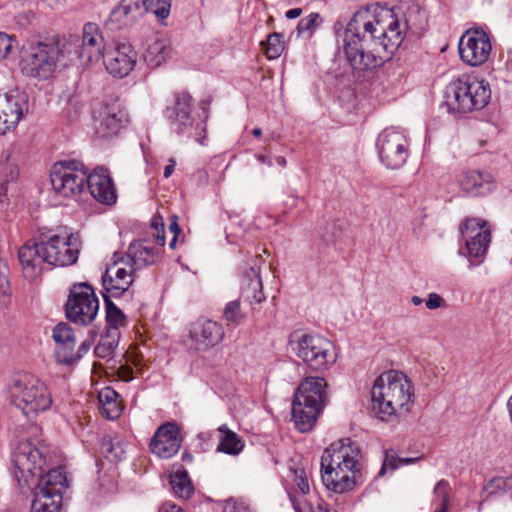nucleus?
<instances>
[{
	"instance_id": "nucleus-38",
	"label": "nucleus",
	"mask_w": 512,
	"mask_h": 512,
	"mask_svg": "<svg viewBox=\"0 0 512 512\" xmlns=\"http://www.w3.org/2000/svg\"><path fill=\"white\" fill-rule=\"evenodd\" d=\"M52 396L48 386L41 381L34 384V412H44L52 406Z\"/></svg>"
},
{
	"instance_id": "nucleus-26",
	"label": "nucleus",
	"mask_w": 512,
	"mask_h": 512,
	"mask_svg": "<svg viewBox=\"0 0 512 512\" xmlns=\"http://www.w3.org/2000/svg\"><path fill=\"white\" fill-rule=\"evenodd\" d=\"M31 375L29 373H17L12 377L10 394L12 403L22 411L25 416L32 412Z\"/></svg>"
},
{
	"instance_id": "nucleus-54",
	"label": "nucleus",
	"mask_w": 512,
	"mask_h": 512,
	"mask_svg": "<svg viewBox=\"0 0 512 512\" xmlns=\"http://www.w3.org/2000/svg\"><path fill=\"white\" fill-rule=\"evenodd\" d=\"M425 305L429 310H435L445 306V301L437 293H429L425 301Z\"/></svg>"
},
{
	"instance_id": "nucleus-5",
	"label": "nucleus",
	"mask_w": 512,
	"mask_h": 512,
	"mask_svg": "<svg viewBox=\"0 0 512 512\" xmlns=\"http://www.w3.org/2000/svg\"><path fill=\"white\" fill-rule=\"evenodd\" d=\"M445 99L451 113H469L488 105L491 88L486 80L465 75L448 84Z\"/></svg>"
},
{
	"instance_id": "nucleus-31",
	"label": "nucleus",
	"mask_w": 512,
	"mask_h": 512,
	"mask_svg": "<svg viewBox=\"0 0 512 512\" xmlns=\"http://www.w3.org/2000/svg\"><path fill=\"white\" fill-rule=\"evenodd\" d=\"M323 407L310 403H304L294 399L292 405V419L300 432L310 431Z\"/></svg>"
},
{
	"instance_id": "nucleus-33",
	"label": "nucleus",
	"mask_w": 512,
	"mask_h": 512,
	"mask_svg": "<svg viewBox=\"0 0 512 512\" xmlns=\"http://www.w3.org/2000/svg\"><path fill=\"white\" fill-rule=\"evenodd\" d=\"M99 410L102 416L109 420L117 419L123 406L118 393L111 387H104L98 394Z\"/></svg>"
},
{
	"instance_id": "nucleus-41",
	"label": "nucleus",
	"mask_w": 512,
	"mask_h": 512,
	"mask_svg": "<svg viewBox=\"0 0 512 512\" xmlns=\"http://www.w3.org/2000/svg\"><path fill=\"white\" fill-rule=\"evenodd\" d=\"M265 49V55L268 59H277L284 51V40L281 33L274 32L269 34L266 43H262Z\"/></svg>"
},
{
	"instance_id": "nucleus-10",
	"label": "nucleus",
	"mask_w": 512,
	"mask_h": 512,
	"mask_svg": "<svg viewBox=\"0 0 512 512\" xmlns=\"http://www.w3.org/2000/svg\"><path fill=\"white\" fill-rule=\"evenodd\" d=\"M99 301L86 283L74 285L66 303V316L75 323L90 324L97 316Z\"/></svg>"
},
{
	"instance_id": "nucleus-1",
	"label": "nucleus",
	"mask_w": 512,
	"mask_h": 512,
	"mask_svg": "<svg viewBox=\"0 0 512 512\" xmlns=\"http://www.w3.org/2000/svg\"><path fill=\"white\" fill-rule=\"evenodd\" d=\"M402 41L392 10L372 5L354 14L343 33L342 50L352 69L363 72L383 66Z\"/></svg>"
},
{
	"instance_id": "nucleus-40",
	"label": "nucleus",
	"mask_w": 512,
	"mask_h": 512,
	"mask_svg": "<svg viewBox=\"0 0 512 512\" xmlns=\"http://www.w3.org/2000/svg\"><path fill=\"white\" fill-rule=\"evenodd\" d=\"M323 18L318 12H312L303 17L297 25L298 36L308 34L310 37L322 25Z\"/></svg>"
},
{
	"instance_id": "nucleus-37",
	"label": "nucleus",
	"mask_w": 512,
	"mask_h": 512,
	"mask_svg": "<svg viewBox=\"0 0 512 512\" xmlns=\"http://www.w3.org/2000/svg\"><path fill=\"white\" fill-rule=\"evenodd\" d=\"M103 298H104L105 308H106V321H107V329L106 330L119 331V329L121 327H124L127 323L126 316L111 301L112 297H107V295H104Z\"/></svg>"
},
{
	"instance_id": "nucleus-61",
	"label": "nucleus",
	"mask_w": 512,
	"mask_h": 512,
	"mask_svg": "<svg viewBox=\"0 0 512 512\" xmlns=\"http://www.w3.org/2000/svg\"><path fill=\"white\" fill-rule=\"evenodd\" d=\"M20 66L23 73H25L28 76L31 74L32 69L29 68L28 64L25 61H21Z\"/></svg>"
},
{
	"instance_id": "nucleus-62",
	"label": "nucleus",
	"mask_w": 512,
	"mask_h": 512,
	"mask_svg": "<svg viewBox=\"0 0 512 512\" xmlns=\"http://www.w3.org/2000/svg\"><path fill=\"white\" fill-rule=\"evenodd\" d=\"M313 512H333L326 504H319Z\"/></svg>"
},
{
	"instance_id": "nucleus-42",
	"label": "nucleus",
	"mask_w": 512,
	"mask_h": 512,
	"mask_svg": "<svg viewBox=\"0 0 512 512\" xmlns=\"http://www.w3.org/2000/svg\"><path fill=\"white\" fill-rule=\"evenodd\" d=\"M101 451L105 458L110 462L120 461L125 454L122 444L117 441L114 442L111 438L105 437L102 440Z\"/></svg>"
},
{
	"instance_id": "nucleus-29",
	"label": "nucleus",
	"mask_w": 512,
	"mask_h": 512,
	"mask_svg": "<svg viewBox=\"0 0 512 512\" xmlns=\"http://www.w3.org/2000/svg\"><path fill=\"white\" fill-rule=\"evenodd\" d=\"M326 386L324 378L307 377L298 386L295 399L323 407L326 398Z\"/></svg>"
},
{
	"instance_id": "nucleus-64",
	"label": "nucleus",
	"mask_w": 512,
	"mask_h": 512,
	"mask_svg": "<svg viewBox=\"0 0 512 512\" xmlns=\"http://www.w3.org/2000/svg\"><path fill=\"white\" fill-rule=\"evenodd\" d=\"M411 303L415 306H418L423 303V299L420 298L419 296L414 295L411 298Z\"/></svg>"
},
{
	"instance_id": "nucleus-17",
	"label": "nucleus",
	"mask_w": 512,
	"mask_h": 512,
	"mask_svg": "<svg viewBox=\"0 0 512 512\" xmlns=\"http://www.w3.org/2000/svg\"><path fill=\"white\" fill-rule=\"evenodd\" d=\"M182 444V435L179 426L174 422L160 425L150 440L151 453L162 459L176 455Z\"/></svg>"
},
{
	"instance_id": "nucleus-36",
	"label": "nucleus",
	"mask_w": 512,
	"mask_h": 512,
	"mask_svg": "<svg viewBox=\"0 0 512 512\" xmlns=\"http://www.w3.org/2000/svg\"><path fill=\"white\" fill-rule=\"evenodd\" d=\"M120 332L116 330H106L101 336L99 343L94 349V353L98 358L110 360L118 346Z\"/></svg>"
},
{
	"instance_id": "nucleus-34",
	"label": "nucleus",
	"mask_w": 512,
	"mask_h": 512,
	"mask_svg": "<svg viewBox=\"0 0 512 512\" xmlns=\"http://www.w3.org/2000/svg\"><path fill=\"white\" fill-rule=\"evenodd\" d=\"M171 56V48L165 40L154 38L150 40L143 52V59L152 68L159 67Z\"/></svg>"
},
{
	"instance_id": "nucleus-9",
	"label": "nucleus",
	"mask_w": 512,
	"mask_h": 512,
	"mask_svg": "<svg viewBox=\"0 0 512 512\" xmlns=\"http://www.w3.org/2000/svg\"><path fill=\"white\" fill-rule=\"evenodd\" d=\"M460 233L465 242L470 266L484 261L491 242V230L485 220L467 218L460 225Z\"/></svg>"
},
{
	"instance_id": "nucleus-28",
	"label": "nucleus",
	"mask_w": 512,
	"mask_h": 512,
	"mask_svg": "<svg viewBox=\"0 0 512 512\" xmlns=\"http://www.w3.org/2000/svg\"><path fill=\"white\" fill-rule=\"evenodd\" d=\"M459 184L464 191L476 196L488 194L495 189L493 177L476 169L465 171L459 179Z\"/></svg>"
},
{
	"instance_id": "nucleus-46",
	"label": "nucleus",
	"mask_w": 512,
	"mask_h": 512,
	"mask_svg": "<svg viewBox=\"0 0 512 512\" xmlns=\"http://www.w3.org/2000/svg\"><path fill=\"white\" fill-rule=\"evenodd\" d=\"M434 502L438 505H447L449 506L450 501V485L445 480H440L434 487Z\"/></svg>"
},
{
	"instance_id": "nucleus-52",
	"label": "nucleus",
	"mask_w": 512,
	"mask_h": 512,
	"mask_svg": "<svg viewBox=\"0 0 512 512\" xmlns=\"http://www.w3.org/2000/svg\"><path fill=\"white\" fill-rule=\"evenodd\" d=\"M38 455L40 458V461L43 463L39 466L40 470H43L44 467H49L53 464V460L56 457L54 452H51L46 446L41 445L38 449Z\"/></svg>"
},
{
	"instance_id": "nucleus-21",
	"label": "nucleus",
	"mask_w": 512,
	"mask_h": 512,
	"mask_svg": "<svg viewBox=\"0 0 512 512\" xmlns=\"http://www.w3.org/2000/svg\"><path fill=\"white\" fill-rule=\"evenodd\" d=\"M28 111V102L24 95L3 94L0 95V134H5L15 128Z\"/></svg>"
},
{
	"instance_id": "nucleus-24",
	"label": "nucleus",
	"mask_w": 512,
	"mask_h": 512,
	"mask_svg": "<svg viewBox=\"0 0 512 512\" xmlns=\"http://www.w3.org/2000/svg\"><path fill=\"white\" fill-rule=\"evenodd\" d=\"M152 0H121L113 9L110 21L118 28L132 25L137 19L147 14V5Z\"/></svg>"
},
{
	"instance_id": "nucleus-11",
	"label": "nucleus",
	"mask_w": 512,
	"mask_h": 512,
	"mask_svg": "<svg viewBox=\"0 0 512 512\" xmlns=\"http://www.w3.org/2000/svg\"><path fill=\"white\" fill-rule=\"evenodd\" d=\"M136 269L123 253H114L112 263L102 275L103 296L118 298L128 291L134 281Z\"/></svg>"
},
{
	"instance_id": "nucleus-3",
	"label": "nucleus",
	"mask_w": 512,
	"mask_h": 512,
	"mask_svg": "<svg viewBox=\"0 0 512 512\" xmlns=\"http://www.w3.org/2000/svg\"><path fill=\"white\" fill-rule=\"evenodd\" d=\"M360 449L350 438L331 443L320 459L321 480L324 487L333 493L344 494L357 486Z\"/></svg>"
},
{
	"instance_id": "nucleus-51",
	"label": "nucleus",
	"mask_w": 512,
	"mask_h": 512,
	"mask_svg": "<svg viewBox=\"0 0 512 512\" xmlns=\"http://www.w3.org/2000/svg\"><path fill=\"white\" fill-rule=\"evenodd\" d=\"M13 47L12 38L6 33L0 32V61L5 60Z\"/></svg>"
},
{
	"instance_id": "nucleus-49",
	"label": "nucleus",
	"mask_w": 512,
	"mask_h": 512,
	"mask_svg": "<svg viewBox=\"0 0 512 512\" xmlns=\"http://www.w3.org/2000/svg\"><path fill=\"white\" fill-rule=\"evenodd\" d=\"M151 228L153 229V237L155 238L157 244L159 246L165 245V235H164V222L162 217L155 216L151 222Z\"/></svg>"
},
{
	"instance_id": "nucleus-53",
	"label": "nucleus",
	"mask_w": 512,
	"mask_h": 512,
	"mask_svg": "<svg viewBox=\"0 0 512 512\" xmlns=\"http://www.w3.org/2000/svg\"><path fill=\"white\" fill-rule=\"evenodd\" d=\"M169 230L173 235L172 239L169 242V246L171 249H175L176 244H177L178 235L181 232V229L178 225V217L176 215H172L170 218Z\"/></svg>"
},
{
	"instance_id": "nucleus-47",
	"label": "nucleus",
	"mask_w": 512,
	"mask_h": 512,
	"mask_svg": "<svg viewBox=\"0 0 512 512\" xmlns=\"http://www.w3.org/2000/svg\"><path fill=\"white\" fill-rule=\"evenodd\" d=\"M7 268L2 259H0V305H6L8 302L9 283L6 277Z\"/></svg>"
},
{
	"instance_id": "nucleus-13",
	"label": "nucleus",
	"mask_w": 512,
	"mask_h": 512,
	"mask_svg": "<svg viewBox=\"0 0 512 512\" xmlns=\"http://www.w3.org/2000/svg\"><path fill=\"white\" fill-rule=\"evenodd\" d=\"M458 51L460 59L471 67H477L490 57L492 51L491 37L481 28L467 29L459 39Z\"/></svg>"
},
{
	"instance_id": "nucleus-8",
	"label": "nucleus",
	"mask_w": 512,
	"mask_h": 512,
	"mask_svg": "<svg viewBox=\"0 0 512 512\" xmlns=\"http://www.w3.org/2000/svg\"><path fill=\"white\" fill-rule=\"evenodd\" d=\"M50 183L56 195L63 198L79 196L87 182V168L78 160L55 162L49 173Z\"/></svg>"
},
{
	"instance_id": "nucleus-22",
	"label": "nucleus",
	"mask_w": 512,
	"mask_h": 512,
	"mask_svg": "<svg viewBox=\"0 0 512 512\" xmlns=\"http://www.w3.org/2000/svg\"><path fill=\"white\" fill-rule=\"evenodd\" d=\"M32 444L29 440L20 442L13 456V476L20 492L28 495L32 492L30 480L32 478Z\"/></svg>"
},
{
	"instance_id": "nucleus-4",
	"label": "nucleus",
	"mask_w": 512,
	"mask_h": 512,
	"mask_svg": "<svg viewBox=\"0 0 512 512\" xmlns=\"http://www.w3.org/2000/svg\"><path fill=\"white\" fill-rule=\"evenodd\" d=\"M288 343L292 352L312 371H326L337 361L335 344L320 334L294 331Z\"/></svg>"
},
{
	"instance_id": "nucleus-16",
	"label": "nucleus",
	"mask_w": 512,
	"mask_h": 512,
	"mask_svg": "<svg viewBox=\"0 0 512 512\" xmlns=\"http://www.w3.org/2000/svg\"><path fill=\"white\" fill-rule=\"evenodd\" d=\"M107 45L98 24L88 22L83 26L81 45L78 49L71 48V55L80 61L83 67H89L103 58Z\"/></svg>"
},
{
	"instance_id": "nucleus-14",
	"label": "nucleus",
	"mask_w": 512,
	"mask_h": 512,
	"mask_svg": "<svg viewBox=\"0 0 512 512\" xmlns=\"http://www.w3.org/2000/svg\"><path fill=\"white\" fill-rule=\"evenodd\" d=\"M381 162L389 169L402 167L408 158V140L403 131L394 128L383 130L377 139Z\"/></svg>"
},
{
	"instance_id": "nucleus-30",
	"label": "nucleus",
	"mask_w": 512,
	"mask_h": 512,
	"mask_svg": "<svg viewBox=\"0 0 512 512\" xmlns=\"http://www.w3.org/2000/svg\"><path fill=\"white\" fill-rule=\"evenodd\" d=\"M241 296L250 304H260L265 301L260 270L250 267L240 279Z\"/></svg>"
},
{
	"instance_id": "nucleus-50",
	"label": "nucleus",
	"mask_w": 512,
	"mask_h": 512,
	"mask_svg": "<svg viewBox=\"0 0 512 512\" xmlns=\"http://www.w3.org/2000/svg\"><path fill=\"white\" fill-rule=\"evenodd\" d=\"M294 482L302 494H308L310 491V485L308 477L303 469L293 470Z\"/></svg>"
},
{
	"instance_id": "nucleus-2",
	"label": "nucleus",
	"mask_w": 512,
	"mask_h": 512,
	"mask_svg": "<svg viewBox=\"0 0 512 512\" xmlns=\"http://www.w3.org/2000/svg\"><path fill=\"white\" fill-rule=\"evenodd\" d=\"M372 410L384 422L405 418L413 409L415 389L402 372L389 370L381 373L371 388Z\"/></svg>"
},
{
	"instance_id": "nucleus-60",
	"label": "nucleus",
	"mask_w": 512,
	"mask_h": 512,
	"mask_svg": "<svg viewBox=\"0 0 512 512\" xmlns=\"http://www.w3.org/2000/svg\"><path fill=\"white\" fill-rule=\"evenodd\" d=\"M417 460V458H400L399 457V467L402 465L412 464Z\"/></svg>"
},
{
	"instance_id": "nucleus-39",
	"label": "nucleus",
	"mask_w": 512,
	"mask_h": 512,
	"mask_svg": "<svg viewBox=\"0 0 512 512\" xmlns=\"http://www.w3.org/2000/svg\"><path fill=\"white\" fill-rule=\"evenodd\" d=\"M62 496L52 498L49 495H38L34 493V512H60Z\"/></svg>"
},
{
	"instance_id": "nucleus-48",
	"label": "nucleus",
	"mask_w": 512,
	"mask_h": 512,
	"mask_svg": "<svg viewBox=\"0 0 512 512\" xmlns=\"http://www.w3.org/2000/svg\"><path fill=\"white\" fill-rule=\"evenodd\" d=\"M399 467V457L393 450H386L379 476H383L387 470L394 471Z\"/></svg>"
},
{
	"instance_id": "nucleus-15",
	"label": "nucleus",
	"mask_w": 512,
	"mask_h": 512,
	"mask_svg": "<svg viewBox=\"0 0 512 512\" xmlns=\"http://www.w3.org/2000/svg\"><path fill=\"white\" fill-rule=\"evenodd\" d=\"M106 71L115 78L128 76L137 63V52L130 43L114 41L107 44L102 58Z\"/></svg>"
},
{
	"instance_id": "nucleus-18",
	"label": "nucleus",
	"mask_w": 512,
	"mask_h": 512,
	"mask_svg": "<svg viewBox=\"0 0 512 512\" xmlns=\"http://www.w3.org/2000/svg\"><path fill=\"white\" fill-rule=\"evenodd\" d=\"M53 340L56 343V356L61 364L71 365L82 357V353L87 352L88 348L82 344L78 350H75L76 337L73 329L67 323L57 324L52 331Z\"/></svg>"
},
{
	"instance_id": "nucleus-63",
	"label": "nucleus",
	"mask_w": 512,
	"mask_h": 512,
	"mask_svg": "<svg viewBox=\"0 0 512 512\" xmlns=\"http://www.w3.org/2000/svg\"><path fill=\"white\" fill-rule=\"evenodd\" d=\"M275 161H276V163H277L280 167H282V168H284V167L287 165L286 158H285V157H283V156H277V157L275 158Z\"/></svg>"
},
{
	"instance_id": "nucleus-58",
	"label": "nucleus",
	"mask_w": 512,
	"mask_h": 512,
	"mask_svg": "<svg viewBox=\"0 0 512 512\" xmlns=\"http://www.w3.org/2000/svg\"><path fill=\"white\" fill-rule=\"evenodd\" d=\"M302 14L301 8H293L285 13L287 19H296Z\"/></svg>"
},
{
	"instance_id": "nucleus-44",
	"label": "nucleus",
	"mask_w": 512,
	"mask_h": 512,
	"mask_svg": "<svg viewBox=\"0 0 512 512\" xmlns=\"http://www.w3.org/2000/svg\"><path fill=\"white\" fill-rule=\"evenodd\" d=\"M223 317L229 323L236 325L241 323L245 315L241 311L240 302L238 300L228 302L224 308Z\"/></svg>"
},
{
	"instance_id": "nucleus-23",
	"label": "nucleus",
	"mask_w": 512,
	"mask_h": 512,
	"mask_svg": "<svg viewBox=\"0 0 512 512\" xmlns=\"http://www.w3.org/2000/svg\"><path fill=\"white\" fill-rule=\"evenodd\" d=\"M86 185L91 196L98 202L105 205L116 202V189L107 169L97 167L91 173L87 172Z\"/></svg>"
},
{
	"instance_id": "nucleus-43",
	"label": "nucleus",
	"mask_w": 512,
	"mask_h": 512,
	"mask_svg": "<svg viewBox=\"0 0 512 512\" xmlns=\"http://www.w3.org/2000/svg\"><path fill=\"white\" fill-rule=\"evenodd\" d=\"M18 260L24 278L30 279L32 277V246L30 241L24 243V245L19 249Z\"/></svg>"
},
{
	"instance_id": "nucleus-55",
	"label": "nucleus",
	"mask_w": 512,
	"mask_h": 512,
	"mask_svg": "<svg viewBox=\"0 0 512 512\" xmlns=\"http://www.w3.org/2000/svg\"><path fill=\"white\" fill-rule=\"evenodd\" d=\"M222 512H248V506L242 502L228 500L224 503Z\"/></svg>"
},
{
	"instance_id": "nucleus-57",
	"label": "nucleus",
	"mask_w": 512,
	"mask_h": 512,
	"mask_svg": "<svg viewBox=\"0 0 512 512\" xmlns=\"http://www.w3.org/2000/svg\"><path fill=\"white\" fill-rule=\"evenodd\" d=\"M175 165H176L175 159L170 158L168 160V164L165 166V169H164V177L165 178H168L172 175V173L174 172Z\"/></svg>"
},
{
	"instance_id": "nucleus-25",
	"label": "nucleus",
	"mask_w": 512,
	"mask_h": 512,
	"mask_svg": "<svg viewBox=\"0 0 512 512\" xmlns=\"http://www.w3.org/2000/svg\"><path fill=\"white\" fill-rule=\"evenodd\" d=\"M162 248L163 246H159V244L154 245L149 239H143L131 243L124 256L126 258H130V263L137 270L154 264L157 261Z\"/></svg>"
},
{
	"instance_id": "nucleus-6",
	"label": "nucleus",
	"mask_w": 512,
	"mask_h": 512,
	"mask_svg": "<svg viewBox=\"0 0 512 512\" xmlns=\"http://www.w3.org/2000/svg\"><path fill=\"white\" fill-rule=\"evenodd\" d=\"M80 240L77 235H58L46 228H39L34 235V256L51 267H64L78 259Z\"/></svg>"
},
{
	"instance_id": "nucleus-7",
	"label": "nucleus",
	"mask_w": 512,
	"mask_h": 512,
	"mask_svg": "<svg viewBox=\"0 0 512 512\" xmlns=\"http://www.w3.org/2000/svg\"><path fill=\"white\" fill-rule=\"evenodd\" d=\"M72 46L71 39L57 36L38 41L34 46V77L48 79L54 73L58 62L63 65L72 63Z\"/></svg>"
},
{
	"instance_id": "nucleus-35",
	"label": "nucleus",
	"mask_w": 512,
	"mask_h": 512,
	"mask_svg": "<svg viewBox=\"0 0 512 512\" xmlns=\"http://www.w3.org/2000/svg\"><path fill=\"white\" fill-rule=\"evenodd\" d=\"M169 483L174 494L182 499H189L194 493V487L184 469H178L169 476Z\"/></svg>"
},
{
	"instance_id": "nucleus-19",
	"label": "nucleus",
	"mask_w": 512,
	"mask_h": 512,
	"mask_svg": "<svg viewBox=\"0 0 512 512\" xmlns=\"http://www.w3.org/2000/svg\"><path fill=\"white\" fill-rule=\"evenodd\" d=\"M223 337V327L210 319H198L189 328V338L199 351H206L217 346Z\"/></svg>"
},
{
	"instance_id": "nucleus-32",
	"label": "nucleus",
	"mask_w": 512,
	"mask_h": 512,
	"mask_svg": "<svg viewBox=\"0 0 512 512\" xmlns=\"http://www.w3.org/2000/svg\"><path fill=\"white\" fill-rule=\"evenodd\" d=\"M217 431L219 432V442L216 448L218 452L230 456H237L243 451L245 442L226 424L220 425Z\"/></svg>"
},
{
	"instance_id": "nucleus-45",
	"label": "nucleus",
	"mask_w": 512,
	"mask_h": 512,
	"mask_svg": "<svg viewBox=\"0 0 512 512\" xmlns=\"http://www.w3.org/2000/svg\"><path fill=\"white\" fill-rule=\"evenodd\" d=\"M172 0H152L147 5V13H153L158 19L164 20L170 14Z\"/></svg>"
},
{
	"instance_id": "nucleus-59",
	"label": "nucleus",
	"mask_w": 512,
	"mask_h": 512,
	"mask_svg": "<svg viewBox=\"0 0 512 512\" xmlns=\"http://www.w3.org/2000/svg\"><path fill=\"white\" fill-rule=\"evenodd\" d=\"M255 158L257 159V161H259L262 164L267 165L268 167L272 166V161L264 155L257 154V155H255Z\"/></svg>"
},
{
	"instance_id": "nucleus-27",
	"label": "nucleus",
	"mask_w": 512,
	"mask_h": 512,
	"mask_svg": "<svg viewBox=\"0 0 512 512\" xmlns=\"http://www.w3.org/2000/svg\"><path fill=\"white\" fill-rule=\"evenodd\" d=\"M68 487V478L62 467L50 469L46 474L39 476L37 487L34 493L38 495H49L52 498L62 496V491Z\"/></svg>"
},
{
	"instance_id": "nucleus-20",
	"label": "nucleus",
	"mask_w": 512,
	"mask_h": 512,
	"mask_svg": "<svg viewBox=\"0 0 512 512\" xmlns=\"http://www.w3.org/2000/svg\"><path fill=\"white\" fill-rule=\"evenodd\" d=\"M166 117L178 133L186 132L192 127V97L186 91L173 94L171 105L166 108Z\"/></svg>"
},
{
	"instance_id": "nucleus-56",
	"label": "nucleus",
	"mask_w": 512,
	"mask_h": 512,
	"mask_svg": "<svg viewBox=\"0 0 512 512\" xmlns=\"http://www.w3.org/2000/svg\"><path fill=\"white\" fill-rule=\"evenodd\" d=\"M495 482L498 487L512 489V476L497 478V479H495Z\"/></svg>"
},
{
	"instance_id": "nucleus-12",
	"label": "nucleus",
	"mask_w": 512,
	"mask_h": 512,
	"mask_svg": "<svg viewBox=\"0 0 512 512\" xmlns=\"http://www.w3.org/2000/svg\"><path fill=\"white\" fill-rule=\"evenodd\" d=\"M93 127L98 137L112 138L120 133L129 123L127 113L117 102H99L92 110Z\"/></svg>"
}]
</instances>
